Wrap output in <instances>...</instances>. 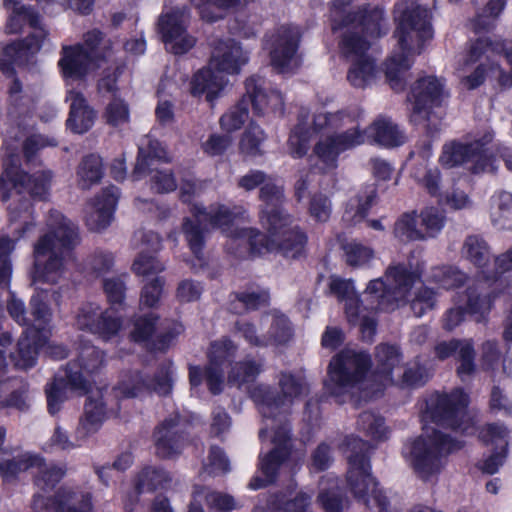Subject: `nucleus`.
<instances>
[{"label": "nucleus", "instance_id": "1", "mask_svg": "<svg viewBox=\"0 0 512 512\" xmlns=\"http://www.w3.org/2000/svg\"><path fill=\"white\" fill-rule=\"evenodd\" d=\"M362 114L358 107L334 113L319 112L314 115L313 130L308 115L301 114L288 139L289 154L294 158L306 155L312 133L319 132L321 136L313 148V155L317 158L315 165L321 172H328L337 168L342 153L363 145L367 139L384 148L404 144L405 135L391 118L378 116L362 129L359 121Z\"/></svg>", "mask_w": 512, "mask_h": 512}, {"label": "nucleus", "instance_id": "2", "mask_svg": "<svg viewBox=\"0 0 512 512\" xmlns=\"http://www.w3.org/2000/svg\"><path fill=\"white\" fill-rule=\"evenodd\" d=\"M468 396L460 389L450 394H436L426 402L425 418L435 426L425 425L423 433L403 448V456L415 474L427 481L439 474L448 454L460 449L462 442L442 432L450 428L462 434H473L476 429L466 408Z\"/></svg>", "mask_w": 512, "mask_h": 512}, {"label": "nucleus", "instance_id": "3", "mask_svg": "<svg viewBox=\"0 0 512 512\" xmlns=\"http://www.w3.org/2000/svg\"><path fill=\"white\" fill-rule=\"evenodd\" d=\"M419 274L405 264H391L384 277L371 280L359 297L351 280L331 277L329 289L339 300L345 301V314L352 325H359L362 337L371 341L376 333V310H394L406 303Z\"/></svg>", "mask_w": 512, "mask_h": 512}, {"label": "nucleus", "instance_id": "4", "mask_svg": "<svg viewBox=\"0 0 512 512\" xmlns=\"http://www.w3.org/2000/svg\"><path fill=\"white\" fill-rule=\"evenodd\" d=\"M260 188L263 205L260 210V222L268 231V236L256 229H246L239 233L249 240L253 250L258 252L277 251L286 258H298L303 255L307 242L306 235L298 227L292 226V219L282 208L283 188L260 171L251 170L238 180V186L251 191Z\"/></svg>", "mask_w": 512, "mask_h": 512}, {"label": "nucleus", "instance_id": "5", "mask_svg": "<svg viewBox=\"0 0 512 512\" xmlns=\"http://www.w3.org/2000/svg\"><path fill=\"white\" fill-rule=\"evenodd\" d=\"M347 0H334L330 9L333 31L343 30L339 48L350 63L348 82L355 88H366L375 82V60L368 53L370 42L364 34L380 37L387 31L384 11L380 7H365L358 11L347 9Z\"/></svg>", "mask_w": 512, "mask_h": 512}, {"label": "nucleus", "instance_id": "6", "mask_svg": "<svg viewBox=\"0 0 512 512\" xmlns=\"http://www.w3.org/2000/svg\"><path fill=\"white\" fill-rule=\"evenodd\" d=\"M4 169L0 175V197L3 202L13 199L17 203L8 206L9 219L12 224L19 222L13 229V238L2 236L0 238V287L9 288L12 265L10 254L14 250L16 242L29 231L34 224L32 218V204L29 199L22 196L28 193L32 198L45 200L51 187L52 173L42 170L27 175L13 157L4 161Z\"/></svg>", "mask_w": 512, "mask_h": 512}, {"label": "nucleus", "instance_id": "7", "mask_svg": "<svg viewBox=\"0 0 512 512\" xmlns=\"http://www.w3.org/2000/svg\"><path fill=\"white\" fill-rule=\"evenodd\" d=\"M431 11L416 0H404L395 6L397 23L394 38L397 45L385 62V76L390 87L402 91L405 87L404 74L419 55L426 41L432 39Z\"/></svg>", "mask_w": 512, "mask_h": 512}, {"label": "nucleus", "instance_id": "8", "mask_svg": "<svg viewBox=\"0 0 512 512\" xmlns=\"http://www.w3.org/2000/svg\"><path fill=\"white\" fill-rule=\"evenodd\" d=\"M460 83L474 90L486 81L512 87V40L479 37L466 43L457 62Z\"/></svg>", "mask_w": 512, "mask_h": 512}, {"label": "nucleus", "instance_id": "9", "mask_svg": "<svg viewBox=\"0 0 512 512\" xmlns=\"http://www.w3.org/2000/svg\"><path fill=\"white\" fill-rule=\"evenodd\" d=\"M47 232L34 244L32 283L57 284L65 273L64 254L79 244L77 226L59 211L47 218Z\"/></svg>", "mask_w": 512, "mask_h": 512}, {"label": "nucleus", "instance_id": "10", "mask_svg": "<svg viewBox=\"0 0 512 512\" xmlns=\"http://www.w3.org/2000/svg\"><path fill=\"white\" fill-rule=\"evenodd\" d=\"M249 61V52L233 39L220 40L214 46L207 67L199 70L191 82L193 96L206 95L212 103L227 84L223 74L240 73Z\"/></svg>", "mask_w": 512, "mask_h": 512}, {"label": "nucleus", "instance_id": "11", "mask_svg": "<svg viewBox=\"0 0 512 512\" xmlns=\"http://www.w3.org/2000/svg\"><path fill=\"white\" fill-rule=\"evenodd\" d=\"M194 220L185 218L182 229L185 235L186 241L190 247V250L198 260H202V249L204 247V228L202 226H210L212 228H219L225 233H230V242L227 244V249L236 254L239 257L243 256V253L238 250H234L235 245H242L249 247V252L253 255L263 254L264 252H258L252 249L249 240L245 237H241L239 233L242 229L231 230L234 219L242 214L240 207H235L233 210L223 204L211 205L208 209L194 205L192 208ZM247 228H243L246 230Z\"/></svg>", "mask_w": 512, "mask_h": 512}, {"label": "nucleus", "instance_id": "12", "mask_svg": "<svg viewBox=\"0 0 512 512\" xmlns=\"http://www.w3.org/2000/svg\"><path fill=\"white\" fill-rule=\"evenodd\" d=\"M281 396L276 397L270 387L265 385L255 386L250 395L259 413L263 418V427L259 431V438L263 442L268 433L278 432L285 427L290 435V427L286 421V415L295 400L308 391L306 383L301 378L282 372L279 377Z\"/></svg>", "mask_w": 512, "mask_h": 512}, {"label": "nucleus", "instance_id": "13", "mask_svg": "<svg viewBox=\"0 0 512 512\" xmlns=\"http://www.w3.org/2000/svg\"><path fill=\"white\" fill-rule=\"evenodd\" d=\"M370 446L356 436H348L343 442V452L348 460L347 483L354 497L365 505L373 500L380 512H398L392 507L386 495L378 488L376 479L371 474L369 461Z\"/></svg>", "mask_w": 512, "mask_h": 512}, {"label": "nucleus", "instance_id": "14", "mask_svg": "<svg viewBox=\"0 0 512 512\" xmlns=\"http://www.w3.org/2000/svg\"><path fill=\"white\" fill-rule=\"evenodd\" d=\"M104 362L103 353L95 346L84 343L78 352L77 359L69 362L54 379L45 386L48 411L57 414L67 400V391H87V376L98 371Z\"/></svg>", "mask_w": 512, "mask_h": 512}, {"label": "nucleus", "instance_id": "15", "mask_svg": "<svg viewBox=\"0 0 512 512\" xmlns=\"http://www.w3.org/2000/svg\"><path fill=\"white\" fill-rule=\"evenodd\" d=\"M369 367L370 356L367 353L352 349L342 350L329 364L331 394L345 402L346 396L353 398L364 391L367 388L365 376Z\"/></svg>", "mask_w": 512, "mask_h": 512}, {"label": "nucleus", "instance_id": "16", "mask_svg": "<svg viewBox=\"0 0 512 512\" xmlns=\"http://www.w3.org/2000/svg\"><path fill=\"white\" fill-rule=\"evenodd\" d=\"M492 139V133L488 132L481 139H476L469 143L458 141L446 143L442 148L439 161L447 168L470 163L471 166L469 169L474 174L494 172L495 160L486 149V145L490 143Z\"/></svg>", "mask_w": 512, "mask_h": 512}, {"label": "nucleus", "instance_id": "17", "mask_svg": "<svg viewBox=\"0 0 512 512\" xmlns=\"http://www.w3.org/2000/svg\"><path fill=\"white\" fill-rule=\"evenodd\" d=\"M48 292L36 287L29 300L27 309L25 302L12 291L9 292L6 308L9 316L25 330L50 332L53 312L47 303Z\"/></svg>", "mask_w": 512, "mask_h": 512}, {"label": "nucleus", "instance_id": "18", "mask_svg": "<svg viewBox=\"0 0 512 512\" xmlns=\"http://www.w3.org/2000/svg\"><path fill=\"white\" fill-rule=\"evenodd\" d=\"M169 161L167 152L162 144L149 137H145L139 144V153L134 169V177L139 179L147 172L151 174V188L158 193L174 191L177 187L173 173L168 169L152 167L153 162Z\"/></svg>", "mask_w": 512, "mask_h": 512}, {"label": "nucleus", "instance_id": "19", "mask_svg": "<svg viewBox=\"0 0 512 512\" xmlns=\"http://www.w3.org/2000/svg\"><path fill=\"white\" fill-rule=\"evenodd\" d=\"M301 34L296 26L283 25L267 37L271 65L280 73H289L300 66L298 54Z\"/></svg>", "mask_w": 512, "mask_h": 512}, {"label": "nucleus", "instance_id": "20", "mask_svg": "<svg viewBox=\"0 0 512 512\" xmlns=\"http://www.w3.org/2000/svg\"><path fill=\"white\" fill-rule=\"evenodd\" d=\"M448 97L449 92L443 79L436 76H425L418 79L410 92L411 120L416 124L430 121L432 110L443 106Z\"/></svg>", "mask_w": 512, "mask_h": 512}, {"label": "nucleus", "instance_id": "21", "mask_svg": "<svg viewBox=\"0 0 512 512\" xmlns=\"http://www.w3.org/2000/svg\"><path fill=\"white\" fill-rule=\"evenodd\" d=\"M189 11L186 7H175L163 12L158 19V31L168 51L175 55L187 53L196 44V39L187 32Z\"/></svg>", "mask_w": 512, "mask_h": 512}, {"label": "nucleus", "instance_id": "22", "mask_svg": "<svg viewBox=\"0 0 512 512\" xmlns=\"http://www.w3.org/2000/svg\"><path fill=\"white\" fill-rule=\"evenodd\" d=\"M173 364L171 361L162 363L153 379H147L139 372L122 375L114 388L117 397H138L144 392L154 391L159 395H167L172 390Z\"/></svg>", "mask_w": 512, "mask_h": 512}, {"label": "nucleus", "instance_id": "23", "mask_svg": "<svg viewBox=\"0 0 512 512\" xmlns=\"http://www.w3.org/2000/svg\"><path fill=\"white\" fill-rule=\"evenodd\" d=\"M281 429V434L278 432H274L273 434L268 433L264 438V440L269 438L274 447L267 454L260 453L259 469L264 478L254 476L248 484L249 489L257 490L272 483L281 465L289 457L292 448L291 437L288 435V431L285 427H281Z\"/></svg>", "mask_w": 512, "mask_h": 512}, {"label": "nucleus", "instance_id": "24", "mask_svg": "<svg viewBox=\"0 0 512 512\" xmlns=\"http://www.w3.org/2000/svg\"><path fill=\"white\" fill-rule=\"evenodd\" d=\"M75 325L108 340L118 333L122 323L112 309L103 310L95 302H86L78 308Z\"/></svg>", "mask_w": 512, "mask_h": 512}, {"label": "nucleus", "instance_id": "25", "mask_svg": "<svg viewBox=\"0 0 512 512\" xmlns=\"http://www.w3.org/2000/svg\"><path fill=\"white\" fill-rule=\"evenodd\" d=\"M92 495L89 492L63 487L53 498L36 494L32 512H92Z\"/></svg>", "mask_w": 512, "mask_h": 512}, {"label": "nucleus", "instance_id": "26", "mask_svg": "<svg viewBox=\"0 0 512 512\" xmlns=\"http://www.w3.org/2000/svg\"><path fill=\"white\" fill-rule=\"evenodd\" d=\"M58 67L66 84L71 85L72 82L84 80L90 72L100 67V63L92 59L82 43H76L62 45Z\"/></svg>", "mask_w": 512, "mask_h": 512}, {"label": "nucleus", "instance_id": "27", "mask_svg": "<svg viewBox=\"0 0 512 512\" xmlns=\"http://www.w3.org/2000/svg\"><path fill=\"white\" fill-rule=\"evenodd\" d=\"M187 423L178 415L165 418L154 431L156 453L162 458H170L181 452L186 440Z\"/></svg>", "mask_w": 512, "mask_h": 512}, {"label": "nucleus", "instance_id": "28", "mask_svg": "<svg viewBox=\"0 0 512 512\" xmlns=\"http://www.w3.org/2000/svg\"><path fill=\"white\" fill-rule=\"evenodd\" d=\"M236 351L237 346L228 338L211 343L205 379L212 394H219L223 390L224 371L234 358Z\"/></svg>", "mask_w": 512, "mask_h": 512}, {"label": "nucleus", "instance_id": "29", "mask_svg": "<svg viewBox=\"0 0 512 512\" xmlns=\"http://www.w3.org/2000/svg\"><path fill=\"white\" fill-rule=\"evenodd\" d=\"M118 199L119 189L109 186L87 203L85 222L90 230L101 231L111 224Z\"/></svg>", "mask_w": 512, "mask_h": 512}, {"label": "nucleus", "instance_id": "30", "mask_svg": "<svg viewBox=\"0 0 512 512\" xmlns=\"http://www.w3.org/2000/svg\"><path fill=\"white\" fill-rule=\"evenodd\" d=\"M31 28L33 32L25 39L11 43L3 49V54L0 57V70L4 74L8 76L13 75L14 63L20 61L26 54H34L41 49L48 36V31L44 28L41 21L38 27Z\"/></svg>", "mask_w": 512, "mask_h": 512}, {"label": "nucleus", "instance_id": "31", "mask_svg": "<svg viewBox=\"0 0 512 512\" xmlns=\"http://www.w3.org/2000/svg\"><path fill=\"white\" fill-rule=\"evenodd\" d=\"M106 419L107 408L102 392L90 393L76 426V437L81 440H88L101 429Z\"/></svg>", "mask_w": 512, "mask_h": 512}, {"label": "nucleus", "instance_id": "32", "mask_svg": "<svg viewBox=\"0 0 512 512\" xmlns=\"http://www.w3.org/2000/svg\"><path fill=\"white\" fill-rule=\"evenodd\" d=\"M264 80L259 76H252L245 82L246 95L252 107L258 115L271 110L275 113H283L284 99L280 91L272 89L269 92L263 88Z\"/></svg>", "mask_w": 512, "mask_h": 512}, {"label": "nucleus", "instance_id": "33", "mask_svg": "<svg viewBox=\"0 0 512 512\" xmlns=\"http://www.w3.org/2000/svg\"><path fill=\"white\" fill-rule=\"evenodd\" d=\"M66 100L70 102L67 127L77 134H83L91 129L96 119L95 110L89 106L81 91L68 89Z\"/></svg>", "mask_w": 512, "mask_h": 512}, {"label": "nucleus", "instance_id": "34", "mask_svg": "<svg viewBox=\"0 0 512 512\" xmlns=\"http://www.w3.org/2000/svg\"><path fill=\"white\" fill-rule=\"evenodd\" d=\"M50 332L24 330L18 339L15 352L11 355L14 365L19 369H30L37 362L38 351L44 345Z\"/></svg>", "mask_w": 512, "mask_h": 512}, {"label": "nucleus", "instance_id": "35", "mask_svg": "<svg viewBox=\"0 0 512 512\" xmlns=\"http://www.w3.org/2000/svg\"><path fill=\"white\" fill-rule=\"evenodd\" d=\"M458 351V360L460 362L457 368L458 375L462 380L469 377L475 369L474 348L470 340H450L438 343L435 346L436 357L444 360Z\"/></svg>", "mask_w": 512, "mask_h": 512}, {"label": "nucleus", "instance_id": "36", "mask_svg": "<svg viewBox=\"0 0 512 512\" xmlns=\"http://www.w3.org/2000/svg\"><path fill=\"white\" fill-rule=\"evenodd\" d=\"M172 477L164 469L157 466L144 467L136 478L137 494L143 492H152L157 489H167L170 487ZM138 501V495L129 498L124 502V508L128 512H134L135 504Z\"/></svg>", "mask_w": 512, "mask_h": 512}, {"label": "nucleus", "instance_id": "37", "mask_svg": "<svg viewBox=\"0 0 512 512\" xmlns=\"http://www.w3.org/2000/svg\"><path fill=\"white\" fill-rule=\"evenodd\" d=\"M401 354L395 345L380 344L375 349L376 368L373 373L374 380L378 383V387L373 392L379 391L381 387H385L394 382L393 370L399 365Z\"/></svg>", "mask_w": 512, "mask_h": 512}, {"label": "nucleus", "instance_id": "38", "mask_svg": "<svg viewBox=\"0 0 512 512\" xmlns=\"http://www.w3.org/2000/svg\"><path fill=\"white\" fill-rule=\"evenodd\" d=\"M421 159L419 165L414 168L412 176L432 196H438L440 192V171L436 167H429L428 159L432 155L430 141L425 142L422 150L418 152Z\"/></svg>", "mask_w": 512, "mask_h": 512}, {"label": "nucleus", "instance_id": "39", "mask_svg": "<svg viewBox=\"0 0 512 512\" xmlns=\"http://www.w3.org/2000/svg\"><path fill=\"white\" fill-rule=\"evenodd\" d=\"M505 4L506 0H474L476 15L470 21L471 28L477 33L493 28Z\"/></svg>", "mask_w": 512, "mask_h": 512}, {"label": "nucleus", "instance_id": "40", "mask_svg": "<svg viewBox=\"0 0 512 512\" xmlns=\"http://www.w3.org/2000/svg\"><path fill=\"white\" fill-rule=\"evenodd\" d=\"M490 219L496 228L512 230V193L501 191L492 196Z\"/></svg>", "mask_w": 512, "mask_h": 512}, {"label": "nucleus", "instance_id": "41", "mask_svg": "<svg viewBox=\"0 0 512 512\" xmlns=\"http://www.w3.org/2000/svg\"><path fill=\"white\" fill-rule=\"evenodd\" d=\"M261 323L269 324L267 333L263 334V338L267 340V346L284 345L292 338V326L285 315H267L262 318Z\"/></svg>", "mask_w": 512, "mask_h": 512}, {"label": "nucleus", "instance_id": "42", "mask_svg": "<svg viewBox=\"0 0 512 512\" xmlns=\"http://www.w3.org/2000/svg\"><path fill=\"white\" fill-rule=\"evenodd\" d=\"M191 2L199 10L203 20L215 22L222 19L228 9L238 4L246 5L255 0H191Z\"/></svg>", "mask_w": 512, "mask_h": 512}, {"label": "nucleus", "instance_id": "43", "mask_svg": "<svg viewBox=\"0 0 512 512\" xmlns=\"http://www.w3.org/2000/svg\"><path fill=\"white\" fill-rule=\"evenodd\" d=\"M39 463L34 464L32 471L35 485L42 490L53 489L65 475V468L54 463H46L38 455Z\"/></svg>", "mask_w": 512, "mask_h": 512}, {"label": "nucleus", "instance_id": "44", "mask_svg": "<svg viewBox=\"0 0 512 512\" xmlns=\"http://www.w3.org/2000/svg\"><path fill=\"white\" fill-rule=\"evenodd\" d=\"M103 177L102 159L95 154L83 158L77 170V182L81 189H90Z\"/></svg>", "mask_w": 512, "mask_h": 512}, {"label": "nucleus", "instance_id": "45", "mask_svg": "<svg viewBox=\"0 0 512 512\" xmlns=\"http://www.w3.org/2000/svg\"><path fill=\"white\" fill-rule=\"evenodd\" d=\"M393 233L402 242L424 241L419 216L415 211L403 213L396 220Z\"/></svg>", "mask_w": 512, "mask_h": 512}, {"label": "nucleus", "instance_id": "46", "mask_svg": "<svg viewBox=\"0 0 512 512\" xmlns=\"http://www.w3.org/2000/svg\"><path fill=\"white\" fill-rule=\"evenodd\" d=\"M462 255L477 268L484 269L490 262V248L486 241L477 235L468 236L462 246Z\"/></svg>", "mask_w": 512, "mask_h": 512}, {"label": "nucleus", "instance_id": "47", "mask_svg": "<svg viewBox=\"0 0 512 512\" xmlns=\"http://www.w3.org/2000/svg\"><path fill=\"white\" fill-rule=\"evenodd\" d=\"M466 297L468 312L475 316L477 322H480L491 310L496 296L485 292L480 286H475L468 288Z\"/></svg>", "mask_w": 512, "mask_h": 512}, {"label": "nucleus", "instance_id": "48", "mask_svg": "<svg viewBox=\"0 0 512 512\" xmlns=\"http://www.w3.org/2000/svg\"><path fill=\"white\" fill-rule=\"evenodd\" d=\"M263 362L251 357H247L242 361L236 362L229 374L228 382L237 386L254 381L261 373Z\"/></svg>", "mask_w": 512, "mask_h": 512}, {"label": "nucleus", "instance_id": "49", "mask_svg": "<svg viewBox=\"0 0 512 512\" xmlns=\"http://www.w3.org/2000/svg\"><path fill=\"white\" fill-rule=\"evenodd\" d=\"M311 500L312 495L305 492H299L286 500L282 496L274 495L269 498L267 506L270 510L278 512H311Z\"/></svg>", "mask_w": 512, "mask_h": 512}, {"label": "nucleus", "instance_id": "50", "mask_svg": "<svg viewBox=\"0 0 512 512\" xmlns=\"http://www.w3.org/2000/svg\"><path fill=\"white\" fill-rule=\"evenodd\" d=\"M13 5V11L9 16L6 24L7 33H19L22 30L25 22H27L30 27H38L41 18L32 7L18 4Z\"/></svg>", "mask_w": 512, "mask_h": 512}, {"label": "nucleus", "instance_id": "51", "mask_svg": "<svg viewBox=\"0 0 512 512\" xmlns=\"http://www.w3.org/2000/svg\"><path fill=\"white\" fill-rule=\"evenodd\" d=\"M83 41L82 45L85 50L91 54L92 59H95L97 63L110 57L112 43L109 39H106L98 29H93L85 33Z\"/></svg>", "mask_w": 512, "mask_h": 512}, {"label": "nucleus", "instance_id": "52", "mask_svg": "<svg viewBox=\"0 0 512 512\" xmlns=\"http://www.w3.org/2000/svg\"><path fill=\"white\" fill-rule=\"evenodd\" d=\"M38 455L24 453L13 457L12 459H4L0 461V476L9 481L22 471L34 469V464L38 462Z\"/></svg>", "mask_w": 512, "mask_h": 512}, {"label": "nucleus", "instance_id": "53", "mask_svg": "<svg viewBox=\"0 0 512 512\" xmlns=\"http://www.w3.org/2000/svg\"><path fill=\"white\" fill-rule=\"evenodd\" d=\"M418 216L424 241L435 238L445 226V215L438 208L427 207Z\"/></svg>", "mask_w": 512, "mask_h": 512}, {"label": "nucleus", "instance_id": "54", "mask_svg": "<svg viewBox=\"0 0 512 512\" xmlns=\"http://www.w3.org/2000/svg\"><path fill=\"white\" fill-rule=\"evenodd\" d=\"M430 279L443 289H451L462 286L467 276L453 266H437L432 268Z\"/></svg>", "mask_w": 512, "mask_h": 512}, {"label": "nucleus", "instance_id": "55", "mask_svg": "<svg viewBox=\"0 0 512 512\" xmlns=\"http://www.w3.org/2000/svg\"><path fill=\"white\" fill-rule=\"evenodd\" d=\"M204 498L205 503L211 509L228 512L239 508L233 496L210 490L207 487L196 486V499Z\"/></svg>", "mask_w": 512, "mask_h": 512}, {"label": "nucleus", "instance_id": "56", "mask_svg": "<svg viewBox=\"0 0 512 512\" xmlns=\"http://www.w3.org/2000/svg\"><path fill=\"white\" fill-rule=\"evenodd\" d=\"M374 197L375 193L372 190L364 199L360 196L350 199L343 213V220L349 225L361 222L367 215Z\"/></svg>", "mask_w": 512, "mask_h": 512}, {"label": "nucleus", "instance_id": "57", "mask_svg": "<svg viewBox=\"0 0 512 512\" xmlns=\"http://www.w3.org/2000/svg\"><path fill=\"white\" fill-rule=\"evenodd\" d=\"M249 98L245 96L228 112L220 118V126L227 132H233L242 127L248 118V104Z\"/></svg>", "mask_w": 512, "mask_h": 512}, {"label": "nucleus", "instance_id": "58", "mask_svg": "<svg viewBox=\"0 0 512 512\" xmlns=\"http://www.w3.org/2000/svg\"><path fill=\"white\" fill-rule=\"evenodd\" d=\"M357 427L375 440H384L388 437L389 431L384 419L372 412H363L357 420Z\"/></svg>", "mask_w": 512, "mask_h": 512}, {"label": "nucleus", "instance_id": "59", "mask_svg": "<svg viewBox=\"0 0 512 512\" xmlns=\"http://www.w3.org/2000/svg\"><path fill=\"white\" fill-rule=\"evenodd\" d=\"M266 135L260 126L250 122L240 140V150L243 154L257 156L262 154L261 145Z\"/></svg>", "mask_w": 512, "mask_h": 512}, {"label": "nucleus", "instance_id": "60", "mask_svg": "<svg viewBox=\"0 0 512 512\" xmlns=\"http://www.w3.org/2000/svg\"><path fill=\"white\" fill-rule=\"evenodd\" d=\"M230 471V462L224 451L217 446L210 448L206 462L203 464L202 473L209 476H218Z\"/></svg>", "mask_w": 512, "mask_h": 512}, {"label": "nucleus", "instance_id": "61", "mask_svg": "<svg viewBox=\"0 0 512 512\" xmlns=\"http://www.w3.org/2000/svg\"><path fill=\"white\" fill-rule=\"evenodd\" d=\"M344 251L346 263L352 267H364L374 258V251L358 242L346 244Z\"/></svg>", "mask_w": 512, "mask_h": 512}, {"label": "nucleus", "instance_id": "62", "mask_svg": "<svg viewBox=\"0 0 512 512\" xmlns=\"http://www.w3.org/2000/svg\"><path fill=\"white\" fill-rule=\"evenodd\" d=\"M126 274L106 278L103 281V289L109 303L112 306L121 307L124 303L126 292Z\"/></svg>", "mask_w": 512, "mask_h": 512}, {"label": "nucleus", "instance_id": "63", "mask_svg": "<svg viewBox=\"0 0 512 512\" xmlns=\"http://www.w3.org/2000/svg\"><path fill=\"white\" fill-rule=\"evenodd\" d=\"M158 316L155 313H149L135 319L133 330L130 333L134 342H146L153 335Z\"/></svg>", "mask_w": 512, "mask_h": 512}, {"label": "nucleus", "instance_id": "64", "mask_svg": "<svg viewBox=\"0 0 512 512\" xmlns=\"http://www.w3.org/2000/svg\"><path fill=\"white\" fill-rule=\"evenodd\" d=\"M164 265L159 262L151 253H145L144 249L134 260L132 270L135 274L141 276H150L158 274L164 270Z\"/></svg>", "mask_w": 512, "mask_h": 512}]
</instances>
